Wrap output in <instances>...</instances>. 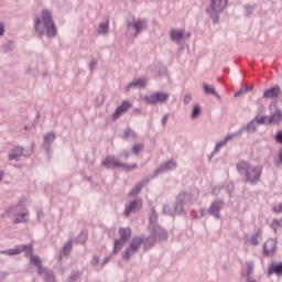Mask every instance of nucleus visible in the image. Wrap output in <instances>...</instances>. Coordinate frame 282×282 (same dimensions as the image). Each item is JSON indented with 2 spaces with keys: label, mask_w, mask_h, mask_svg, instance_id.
Segmentation results:
<instances>
[{
  "label": "nucleus",
  "mask_w": 282,
  "mask_h": 282,
  "mask_svg": "<svg viewBox=\"0 0 282 282\" xmlns=\"http://www.w3.org/2000/svg\"><path fill=\"white\" fill-rule=\"evenodd\" d=\"M24 252L25 259H29V265L36 268V256L34 254V245H18L12 249H7L1 251V254H8L9 257H14Z\"/></svg>",
  "instance_id": "1"
},
{
  "label": "nucleus",
  "mask_w": 282,
  "mask_h": 282,
  "mask_svg": "<svg viewBox=\"0 0 282 282\" xmlns=\"http://www.w3.org/2000/svg\"><path fill=\"white\" fill-rule=\"evenodd\" d=\"M28 198L22 197L19 204L7 209V215L13 221V224H25V216L28 215Z\"/></svg>",
  "instance_id": "2"
},
{
  "label": "nucleus",
  "mask_w": 282,
  "mask_h": 282,
  "mask_svg": "<svg viewBox=\"0 0 282 282\" xmlns=\"http://www.w3.org/2000/svg\"><path fill=\"white\" fill-rule=\"evenodd\" d=\"M238 172L246 175L248 182H259L263 167L261 165L250 166L246 161H239L237 164Z\"/></svg>",
  "instance_id": "3"
},
{
  "label": "nucleus",
  "mask_w": 282,
  "mask_h": 282,
  "mask_svg": "<svg viewBox=\"0 0 282 282\" xmlns=\"http://www.w3.org/2000/svg\"><path fill=\"white\" fill-rule=\"evenodd\" d=\"M41 25L44 26L46 36H48V39H54V36L58 34L56 24H54V20L52 19V13L48 10H44L42 12V20L37 21V30L41 28Z\"/></svg>",
  "instance_id": "4"
},
{
  "label": "nucleus",
  "mask_w": 282,
  "mask_h": 282,
  "mask_svg": "<svg viewBox=\"0 0 282 282\" xmlns=\"http://www.w3.org/2000/svg\"><path fill=\"white\" fill-rule=\"evenodd\" d=\"M102 166H106V169H111V166H119V169H122L123 171H133V169H138L137 163H133L132 165L122 164L116 160V156H107L102 162Z\"/></svg>",
  "instance_id": "5"
},
{
  "label": "nucleus",
  "mask_w": 282,
  "mask_h": 282,
  "mask_svg": "<svg viewBox=\"0 0 282 282\" xmlns=\"http://www.w3.org/2000/svg\"><path fill=\"white\" fill-rule=\"evenodd\" d=\"M228 6V0H210L207 12L210 17H217L220 12H224Z\"/></svg>",
  "instance_id": "6"
},
{
  "label": "nucleus",
  "mask_w": 282,
  "mask_h": 282,
  "mask_svg": "<svg viewBox=\"0 0 282 282\" xmlns=\"http://www.w3.org/2000/svg\"><path fill=\"white\" fill-rule=\"evenodd\" d=\"M144 100H147L148 105H158V104L166 102V100H169V94L154 93L152 95L145 96Z\"/></svg>",
  "instance_id": "7"
},
{
  "label": "nucleus",
  "mask_w": 282,
  "mask_h": 282,
  "mask_svg": "<svg viewBox=\"0 0 282 282\" xmlns=\"http://www.w3.org/2000/svg\"><path fill=\"white\" fill-rule=\"evenodd\" d=\"M119 236H120V239L115 241V250L117 251L120 250L124 246V242L129 240V237H131V229L120 228Z\"/></svg>",
  "instance_id": "8"
},
{
  "label": "nucleus",
  "mask_w": 282,
  "mask_h": 282,
  "mask_svg": "<svg viewBox=\"0 0 282 282\" xmlns=\"http://www.w3.org/2000/svg\"><path fill=\"white\" fill-rule=\"evenodd\" d=\"M142 241H144L143 238H140V237L133 238L130 243V247L126 250L123 258L131 259V257H133V254L138 252V249L140 248V246H142Z\"/></svg>",
  "instance_id": "9"
},
{
  "label": "nucleus",
  "mask_w": 282,
  "mask_h": 282,
  "mask_svg": "<svg viewBox=\"0 0 282 282\" xmlns=\"http://www.w3.org/2000/svg\"><path fill=\"white\" fill-rule=\"evenodd\" d=\"M263 252L265 257H272L276 252V240L269 239L264 242Z\"/></svg>",
  "instance_id": "10"
},
{
  "label": "nucleus",
  "mask_w": 282,
  "mask_h": 282,
  "mask_svg": "<svg viewBox=\"0 0 282 282\" xmlns=\"http://www.w3.org/2000/svg\"><path fill=\"white\" fill-rule=\"evenodd\" d=\"M23 147L20 145H15L8 154V160L12 161L14 160V162H19V160H21V156L23 155Z\"/></svg>",
  "instance_id": "11"
},
{
  "label": "nucleus",
  "mask_w": 282,
  "mask_h": 282,
  "mask_svg": "<svg viewBox=\"0 0 282 282\" xmlns=\"http://www.w3.org/2000/svg\"><path fill=\"white\" fill-rule=\"evenodd\" d=\"M131 107V102L128 100L122 101V104L116 109L112 120H118L122 113H127Z\"/></svg>",
  "instance_id": "12"
},
{
  "label": "nucleus",
  "mask_w": 282,
  "mask_h": 282,
  "mask_svg": "<svg viewBox=\"0 0 282 282\" xmlns=\"http://www.w3.org/2000/svg\"><path fill=\"white\" fill-rule=\"evenodd\" d=\"M36 270H37V274H40V276H43L44 279H46V281L54 280V275L52 273H50V271L44 269L43 264H41V261H39V260H36Z\"/></svg>",
  "instance_id": "13"
},
{
  "label": "nucleus",
  "mask_w": 282,
  "mask_h": 282,
  "mask_svg": "<svg viewBox=\"0 0 282 282\" xmlns=\"http://www.w3.org/2000/svg\"><path fill=\"white\" fill-rule=\"evenodd\" d=\"M131 25L135 30V35L140 34L141 30H147V21L142 19L134 20L133 23L128 24V28Z\"/></svg>",
  "instance_id": "14"
},
{
  "label": "nucleus",
  "mask_w": 282,
  "mask_h": 282,
  "mask_svg": "<svg viewBox=\"0 0 282 282\" xmlns=\"http://www.w3.org/2000/svg\"><path fill=\"white\" fill-rule=\"evenodd\" d=\"M278 96H281V87L279 86L271 87L263 93V98H278Z\"/></svg>",
  "instance_id": "15"
},
{
  "label": "nucleus",
  "mask_w": 282,
  "mask_h": 282,
  "mask_svg": "<svg viewBox=\"0 0 282 282\" xmlns=\"http://www.w3.org/2000/svg\"><path fill=\"white\" fill-rule=\"evenodd\" d=\"M142 208V202L141 200H133L130 203L129 207L126 208L124 215L129 217L130 213H135V210H140Z\"/></svg>",
  "instance_id": "16"
},
{
  "label": "nucleus",
  "mask_w": 282,
  "mask_h": 282,
  "mask_svg": "<svg viewBox=\"0 0 282 282\" xmlns=\"http://www.w3.org/2000/svg\"><path fill=\"white\" fill-rule=\"evenodd\" d=\"M269 276L272 274H276V276H281L282 274V262L281 263H272L268 269Z\"/></svg>",
  "instance_id": "17"
},
{
  "label": "nucleus",
  "mask_w": 282,
  "mask_h": 282,
  "mask_svg": "<svg viewBox=\"0 0 282 282\" xmlns=\"http://www.w3.org/2000/svg\"><path fill=\"white\" fill-rule=\"evenodd\" d=\"M171 39H172V41H175L176 43L184 41V30L173 29L171 31Z\"/></svg>",
  "instance_id": "18"
},
{
  "label": "nucleus",
  "mask_w": 282,
  "mask_h": 282,
  "mask_svg": "<svg viewBox=\"0 0 282 282\" xmlns=\"http://www.w3.org/2000/svg\"><path fill=\"white\" fill-rule=\"evenodd\" d=\"M282 120V112L281 110L276 109L275 112L269 117L268 124H279Z\"/></svg>",
  "instance_id": "19"
},
{
  "label": "nucleus",
  "mask_w": 282,
  "mask_h": 282,
  "mask_svg": "<svg viewBox=\"0 0 282 282\" xmlns=\"http://www.w3.org/2000/svg\"><path fill=\"white\" fill-rule=\"evenodd\" d=\"M148 79L147 78H139L128 85V89L131 87H147Z\"/></svg>",
  "instance_id": "20"
},
{
  "label": "nucleus",
  "mask_w": 282,
  "mask_h": 282,
  "mask_svg": "<svg viewBox=\"0 0 282 282\" xmlns=\"http://www.w3.org/2000/svg\"><path fill=\"white\" fill-rule=\"evenodd\" d=\"M221 209V203H214L210 206V213L214 217L219 218V210Z\"/></svg>",
  "instance_id": "21"
},
{
  "label": "nucleus",
  "mask_w": 282,
  "mask_h": 282,
  "mask_svg": "<svg viewBox=\"0 0 282 282\" xmlns=\"http://www.w3.org/2000/svg\"><path fill=\"white\" fill-rule=\"evenodd\" d=\"M234 137H235V134H229V135H227V137L225 138L224 141L218 142V143L216 144L215 151L217 152V151H219V149H221V147H226V144L228 143V141L232 140Z\"/></svg>",
  "instance_id": "22"
},
{
  "label": "nucleus",
  "mask_w": 282,
  "mask_h": 282,
  "mask_svg": "<svg viewBox=\"0 0 282 282\" xmlns=\"http://www.w3.org/2000/svg\"><path fill=\"white\" fill-rule=\"evenodd\" d=\"M270 117L268 116H261V115H258L254 120L258 124H268V120H269Z\"/></svg>",
  "instance_id": "23"
},
{
  "label": "nucleus",
  "mask_w": 282,
  "mask_h": 282,
  "mask_svg": "<svg viewBox=\"0 0 282 282\" xmlns=\"http://www.w3.org/2000/svg\"><path fill=\"white\" fill-rule=\"evenodd\" d=\"M203 87H204L205 94H212V96H215L217 94V91L215 90V86L204 84Z\"/></svg>",
  "instance_id": "24"
},
{
  "label": "nucleus",
  "mask_w": 282,
  "mask_h": 282,
  "mask_svg": "<svg viewBox=\"0 0 282 282\" xmlns=\"http://www.w3.org/2000/svg\"><path fill=\"white\" fill-rule=\"evenodd\" d=\"M144 185L142 184V183H139V184H137L133 188H132V191L130 192V195L133 197V196H135V195H138L139 193H140V191H142V187H143Z\"/></svg>",
  "instance_id": "25"
},
{
  "label": "nucleus",
  "mask_w": 282,
  "mask_h": 282,
  "mask_svg": "<svg viewBox=\"0 0 282 282\" xmlns=\"http://www.w3.org/2000/svg\"><path fill=\"white\" fill-rule=\"evenodd\" d=\"M163 169L164 171H173V169H177V163L174 161H169Z\"/></svg>",
  "instance_id": "26"
},
{
  "label": "nucleus",
  "mask_w": 282,
  "mask_h": 282,
  "mask_svg": "<svg viewBox=\"0 0 282 282\" xmlns=\"http://www.w3.org/2000/svg\"><path fill=\"white\" fill-rule=\"evenodd\" d=\"M107 32H109V21L99 25V34H107Z\"/></svg>",
  "instance_id": "27"
},
{
  "label": "nucleus",
  "mask_w": 282,
  "mask_h": 282,
  "mask_svg": "<svg viewBox=\"0 0 282 282\" xmlns=\"http://www.w3.org/2000/svg\"><path fill=\"white\" fill-rule=\"evenodd\" d=\"M153 243H155V238L154 237H150L149 239H147L143 242L144 248H151V246H153Z\"/></svg>",
  "instance_id": "28"
},
{
  "label": "nucleus",
  "mask_w": 282,
  "mask_h": 282,
  "mask_svg": "<svg viewBox=\"0 0 282 282\" xmlns=\"http://www.w3.org/2000/svg\"><path fill=\"white\" fill-rule=\"evenodd\" d=\"M199 113H202V108H199V106H195L192 112V118L195 119L197 118V116H199Z\"/></svg>",
  "instance_id": "29"
},
{
  "label": "nucleus",
  "mask_w": 282,
  "mask_h": 282,
  "mask_svg": "<svg viewBox=\"0 0 282 282\" xmlns=\"http://www.w3.org/2000/svg\"><path fill=\"white\" fill-rule=\"evenodd\" d=\"M44 140H45V142H47V143H50V142H54V140H56V134H54V133H48V134H46L45 137H44Z\"/></svg>",
  "instance_id": "30"
},
{
  "label": "nucleus",
  "mask_w": 282,
  "mask_h": 282,
  "mask_svg": "<svg viewBox=\"0 0 282 282\" xmlns=\"http://www.w3.org/2000/svg\"><path fill=\"white\" fill-rule=\"evenodd\" d=\"M151 224H155L158 221V213H155V208L152 209V215L150 217Z\"/></svg>",
  "instance_id": "31"
},
{
  "label": "nucleus",
  "mask_w": 282,
  "mask_h": 282,
  "mask_svg": "<svg viewBox=\"0 0 282 282\" xmlns=\"http://www.w3.org/2000/svg\"><path fill=\"white\" fill-rule=\"evenodd\" d=\"M252 270H254V264L252 262L247 263V274L250 276L252 274Z\"/></svg>",
  "instance_id": "32"
},
{
  "label": "nucleus",
  "mask_w": 282,
  "mask_h": 282,
  "mask_svg": "<svg viewBox=\"0 0 282 282\" xmlns=\"http://www.w3.org/2000/svg\"><path fill=\"white\" fill-rule=\"evenodd\" d=\"M72 252V242H67L65 246H64V254H68Z\"/></svg>",
  "instance_id": "33"
},
{
  "label": "nucleus",
  "mask_w": 282,
  "mask_h": 282,
  "mask_svg": "<svg viewBox=\"0 0 282 282\" xmlns=\"http://www.w3.org/2000/svg\"><path fill=\"white\" fill-rule=\"evenodd\" d=\"M144 149V145L142 144H135L133 147V153H140V151H142Z\"/></svg>",
  "instance_id": "34"
},
{
  "label": "nucleus",
  "mask_w": 282,
  "mask_h": 282,
  "mask_svg": "<svg viewBox=\"0 0 282 282\" xmlns=\"http://www.w3.org/2000/svg\"><path fill=\"white\" fill-rule=\"evenodd\" d=\"M6 34V24L3 22H0V36H3Z\"/></svg>",
  "instance_id": "35"
},
{
  "label": "nucleus",
  "mask_w": 282,
  "mask_h": 282,
  "mask_svg": "<svg viewBox=\"0 0 282 282\" xmlns=\"http://www.w3.org/2000/svg\"><path fill=\"white\" fill-rule=\"evenodd\" d=\"M247 131H257V128L254 127V122H250L247 126Z\"/></svg>",
  "instance_id": "36"
},
{
  "label": "nucleus",
  "mask_w": 282,
  "mask_h": 282,
  "mask_svg": "<svg viewBox=\"0 0 282 282\" xmlns=\"http://www.w3.org/2000/svg\"><path fill=\"white\" fill-rule=\"evenodd\" d=\"M275 140L282 144V131L278 132L275 135Z\"/></svg>",
  "instance_id": "37"
},
{
  "label": "nucleus",
  "mask_w": 282,
  "mask_h": 282,
  "mask_svg": "<svg viewBox=\"0 0 282 282\" xmlns=\"http://www.w3.org/2000/svg\"><path fill=\"white\" fill-rule=\"evenodd\" d=\"M273 213H282V205H276V206L273 208Z\"/></svg>",
  "instance_id": "38"
},
{
  "label": "nucleus",
  "mask_w": 282,
  "mask_h": 282,
  "mask_svg": "<svg viewBox=\"0 0 282 282\" xmlns=\"http://www.w3.org/2000/svg\"><path fill=\"white\" fill-rule=\"evenodd\" d=\"M250 241H251L252 246H257V243H259L257 236H253Z\"/></svg>",
  "instance_id": "39"
},
{
  "label": "nucleus",
  "mask_w": 282,
  "mask_h": 282,
  "mask_svg": "<svg viewBox=\"0 0 282 282\" xmlns=\"http://www.w3.org/2000/svg\"><path fill=\"white\" fill-rule=\"evenodd\" d=\"M99 261H100V259L97 256H95V257H93L91 263H93V265H98Z\"/></svg>",
  "instance_id": "40"
},
{
  "label": "nucleus",
  "mask_w": 282,
  "mask_h": 282,
  "mask_svg": "<svg viewBox=\"0 0 282 282\" xmlns=\"http://www.w3.org/2000/svg\"><path fill=\"white\" fill-rule=\"evenodd\" d=\"M191 99H192L191 95H185V96H184V102H185V105H188V102H191Z\"/></svg>",
  "instance_id": "41"
},
{
  "label": "nucleus",
  "mask_w": 282,
  "mask_h": 282,
  "mask_svg": "<svg viewBox=\"0 0 282 282\" xmlns=\"http://www.w3.org/2000/svg\"><path fill=\"white\" fill-rule=\"evenodd\" d=\"M167 120H169V116L165 115V116L163 117V119H162V124H163V127L166 126Z\"/></svg>",
  "instance_id": "42"
},
{
  "label": "nucleus",
  "mask_w": 282,
  "mask_h": 282,
  "mask_svg": "<svg viewBox=\"0 0 282 282\" xmlns=\"http://www.w3.org/2000/svg\"><path fill=\"white\" fill-rule=\"evenodd\" d=\"M279 160H280V162L276 163V166H281V164H282V151H280Z\"/></svg>",
  "instance_id": "43"
},
{
  "label": "nucleus",
  "mask_w": 282,
  "mask_h": 282,
  "mask_svg": "<svg viewBox=\"0 0 282 282\" xmlns=\"http://www.w3.org/2000/svg\"><path fill=\"white\" fill-rule=\"evenodd\" d=\"M272 226L273 228H276V226H281V223H279V220H273Z\"/></svg>",
  "instance_id": "44"
},
{
  "label": "nucleus",
  "mask_w": 282,
  "mask_h": 282,
  "mask_svg": "<svg viewBox=\"0 0 282 282\" xmlns=\"http://www.w3.org/2000/svg\"><path fill=\"white\" fill-rule=\"evenodd\" d=\"M15 169H21V163L14 164L13 165Z\"/></svg>",
  "instance_id": "45"
},
{
  "label": "nucleus",
  "mask_w": 282,
  "mask_h": 282,
  "mask_svg": "<svg viewBox=\"0 0 282 282\" xmlns=\"http://www.w3.org/2000/svg\"><path fill=\"white\" fill-rule=\"evenodd\" d=\"M3 180V171H0V182Z\"/></svg>",
  "instance_id": "46"
},
{
  "label": "nucleus",
  "mask_w": 282,
  "mask_h": 282,
  "mask_svg": "<svg viewBox=\"0 0 282 282\" xmlns=\"http://www.w3.org/2000/svg\"><path fill=\"white\" fill-rule=\"evenodd\" d=\"M109 261V258H106L102 265H105V263H107Z\"/></svg>",
  "instance_id": "47"
},
{
  "label": "nucleus",
  "mask_w": 282,
  "mask_h": 282,
  "mask_svg": "<svg viewBox=\"0 0 282 282\" xmlns=\"http://www.w3.org/2000/svg\"><path fill=\"white\" fill-rule=\"evenodd\" d=\"M235 96H241V90L236 93Z\"/></svg>",
  "instance_id": "48"
},
{
  "label": "nucleus",
  "mask_w": 282,
  "mask_h": 282,
  "mask_svg": "<svg viewBox=\"0 0 282 282\" xmlns=\"http://www.w3.org/2000/svg\"><path fill=\"white\" fill-rule=\"evenodd\" d=\"M248 282H257V280L249 279Z\"/></svg>",
  "instance_id": "49"
},
{
  "label": "nucleus",
  "mask_w": 282,
  "mask_h": 282,
  "mask_svg": "<svg viewBox=\"0 0 282 282\" xmlns=\"http://www.w3.org/2000/svg\"><path fill=\"white\" fill-rule=\"evenodd\" d=\"M186 37H187V39H191V33H187V34H186Z\"/></svg>",
  "instance_id": "50"
},
{
  "label": "nucleus",
  "mask_w": 282,
  "mask_h": 282,
  "mask_svg": "<svg viewBox=\"0 0 282 282\" xmlns=\"http://www.w3.org/2000/svg\"><path fill=\"white\" fill-rule=\"evenodd\" d=\"M124 158H129V153L128 152L124 153Z\"/></svg>",
  "instance_id": "51"
},
{
  "label": "nucleus",
  "mask_w": 282,
  "mask_h": 282,
  "mask_svg": "<svg viewBox=\"0 0 282 282\" xmlns=\"http://www.w3.org/2000/svg\"><path fill=\"white\" fill-rule=\"evenodd\" d=\"M25 131H28V126H24Z\"/></svg>",
  "instance_id": "52"
},
{
  "label": "nucleus",
  "mask_w": 282,
  "mask_h": 282,
  "mask_svg": "<svg viewBox=\"0 0 282 282\" xmlns=\"http://www.w3.org/2000/svg\"><path fill=\"white\" fill-rule=\"evenodd\" d=\"M85 239H87V234H84Z\"/></svg>",
  "instance_id": "53"
},
{
  "label": "nucleus",
  "mask_w": 282,
  "mask_h": 282,
  "mask_svg": "<svg viewBox=\"0 0 282 282\" xmlns=\"http://www.w3.org/2000/svg\"><path fill=\"white\" fill-rule=\"evenodd\" d=\"M134 111H137L138 113H140V110H134Z\"/></svg>",
  "instance_id": "54"
}]
</instances>
